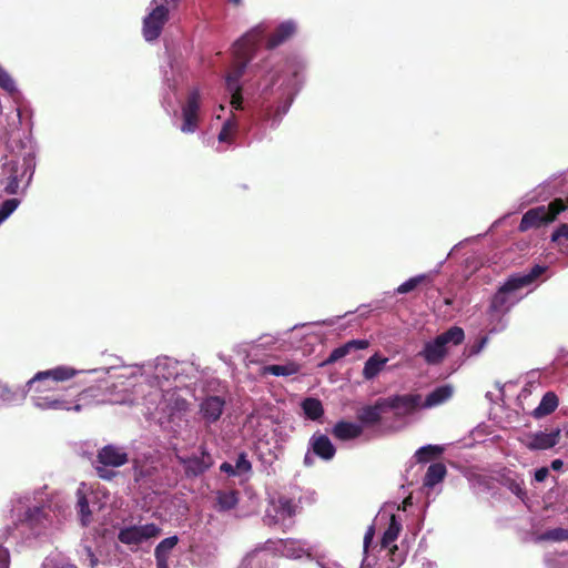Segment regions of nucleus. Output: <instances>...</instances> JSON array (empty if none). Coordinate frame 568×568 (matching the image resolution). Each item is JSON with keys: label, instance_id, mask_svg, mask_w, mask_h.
Returning <instances> with one entry per match:
<instances>
[{"label": "nucleus", "instance_id": "1", "mask_svg": "<svg viewBox=\"0 0 568 568\" xmlns=\"http://www.w3.org/2000/svg\"><path fill=\"white\" fill-rule=\"evenodd\" d=\"M34 169V156L30 153L23 156L7 158L1 166L0 179L4 193L14 195L23 192L32 181Z\"/></svg>", "mask_w": 568, "mask_h": 568}, {"label": "nucleus", "instance_id": "2", "mask_svg": "<svg viewBox=\"0 0 568 568\" xmlns=\"http://www.w3.org/2000/svg\"><path fill=\"white\" fill-rule=\"evenodd\" d=\"M264 32L265 28L257 26L234 43V70L226 78V83L230 90H236V88H240L237 82L244 73L246 65L253 59L257 44L263 38Z\"/></svg>", "mask_w": 568, "mask_h": 568}, {"label": "nucleus", "instance_id": "3", "mask_svg": "<svg viewBox=\"0 0 568 568\" xmlns=\"http://www.w3.org/2000/svg\"><path fill=\"white\" fill-rule=\"evenodd\" d=\"M464 339V329L459 326H452L437 335L433 341L425 343L418 356L423 357L428 365H438L445 359L448 353V345H460Z\"/></svg>", "mask_w": 568, "mask_h": 568}, {"label": "nucleus", "instance_id": "4", "mask_svg": "<svg viewBox=\"0 0 568 568\" xmlns=\"http://www.w3.org/2000/svg\"><path fill=\"white\" fill-rule=\"evenodd\" d=\"M545 266L535 265L526 273H518L509 276L498 288L490 302V311L500 313L508 303V294L532 284L544 272Z\"/></svg>", "mask_w": 568, "mask_h": 568}, {"label": "nucleus", "instance_id": "5", "mask_svg": "<svg viewBox=\"0 0 568 568\" xmlns=\"http://www.w3.org/2000/svg\"><path fill=\"white\" fill-rule=\"evenodd\" d=\"M180 0H152V10L144 17L142 36L148 42L156 40L170 19V12L175 10Z\"/></svg>", "mask_w": 568, "mask_h": 568}, {"label": "nucleus", "instance_id": "6", "mask_svg": "<svg viewBox=\"0 0 568 568\" xmlns=\"http://www.w3.org/2000/svg\"><path fill=\"white\" fill-rule=\"evenodd\" d=\"M567 210L562 199H555L548 205H539L529 209L521 217L519 231L526 232L530 229H538L552 223L557 216Z\"/></svg>", "mask_w": 568, "mask_h": 568}, {"label": "nucleus", "instance_id": "7", "mask_svg": "<svg viewBox=\"0 0 568 568\" xmlns=\"http://www.w3.org/2000/svg\"><path fill=\"white\" fill-rule=\"evenodd\" d=\"M77 371L67 366H58L52 369L38 372L29 382L30 390L39 395H49L48 393L57 389L55 385L74 377Z\"/></svg>", "mask_w": 568, "mask_h": 568}, {"label": "nucleus", "instance_id": "8", "mask_svg": "<svg viewBox=\"0 0 568 568\" xmlns=\"http://www.w3.org/2000/svg\"><path fill=\"white\" fill-rule=\"evenodd\" d=\"M201 106V93L200 90L194 88L189 91L186 100L182 105V125L181 131L183 133H193L199 126V112Z\"/></svg>", "mask_w": 568, "mask_h": 568}, {"label": "nucleus", "instance_id": "9", "mask_svg": "<svg viewBox=\"0 0 568 568\" xmlns=\"http://www.w3.org/2000/svg\"><path fill=\"white\" fill-rule=\"evenodd\" d=\"M161 534V528L151 523L140 526H130L121 529L118 539L124 545H140L143 541L154 538Z\"/></svg>", "mask_w": 568, "mask_h": 568}, {"label": "nucleus", "instance_id": "10", "mask_svg": "<svg viewBox=\"0 0 568 568\" xmlns=\"http://www.w3.org/2000/svg\"><path fill=\"white\" fill-rule=\"evenodd\" d=\"M178 462L183 466L186 477H197L213 466V457L201 446V454L189 457L178 456Z\"/></svg>", "mask_w": 568, "mask_h": 568}, {"label": "nucleus", "instance_id": "11", "mask_svg": "<svg viewBox=\"0 0 568 568\" xmlns=\"http://www.w3.org/2000/svg\"><path fill=\"white\" fill-rule=\"evenodd\" d=\"M386 409L395 410L397 416L408 415L416 410L422 400L419 394H405L383 397Z\"/></svg>", "mask_w": 568, "mask_h": 568}, {"label": "nucleus", "instance_id": "12", "mask_svg": "<svg viewBox=\"0 0 568 568\" xmlns=\"http://www.w3.org/2000/svg\"><path fill=\"white\" fill-rule=\"evenodd\" d=\"M559 428L547 434L544 432L529 433L520 439L521 444L529 450H546L555 447L560 439Z\"/></svg>", "mask_w": 568, "mask_h": 568}, {"label": "nucleus", "instance_id": "13", "mask_svg": "<svg viewBox=\"0 0 568 568\" xmlns=\"http://www.w3.org/2000/svg\"><path fill=\"white\" fill-rule=\"evenodd\" d=\"M129 462V454L123 447L109 444L98 450L97 463L111 466L121 467Z\"/></svg>", "mask_w": 568, "mask_h": 568}, {"label": "nucleus", "instance_id": "14", "mask_svg": "<svg viewBox=\"0 0 568 568\" xmlns=\"http://www.w3.org/2000/svg\"><path fill=\"white\" fill-rule=\"evenodd\" d=\"M224 406V397L219 395L206 396L200 404V413L205 422L213 424L222 416Z\"/></svg>", "mask_w": 568, "mask_h": 568}, {"label": "nucleus", "instance_id": "15", "mask_svg": "<svg viewBox=\"0 0 568 568\" xmlns=\"http://www.w3.org/2000/svg\"><path fill=\"white\" fill-rule=\"evenodd\" d=\"M386 412L384 398H378L375 404L366 405L357 412V419L363 426H375L382 422V414Z\"/></svg>", "mask_w": 568, "mask_h": 568}, {"label": "nucleus", "instance_id": "16", "mask_svg": "<svg viewBox=\"0 0 568 568\" xmlns=\"http://www.w3.org/2000/svg\"><path fill=\"white\" fill-rule=\"evenodd\" d=\"M296 32V24L288 20L280 23L275 30L268 36L266 40V49L273 50L284 42H286L288 39H291Z\"/></svg>", "mask_w": 568, "mask_h": 568}, {"label": "nucleus", "instance_id": "17", "mask_svg": "<svg viewBox=\"0 0 568 568\" xmlns=\"http://www.w3.org/2000/svg\"><path fill=\"white\" fill-rule=\"evenodd\" d=\"M310 444L313 453L324 460H331L336 454V448L324 434H314Z\"/></svg>", "mask_w": 568, "mask_h": 568}, {"label": "nucleus", "instance_id": "18", "mask_svg": "<svg viewBox=\"0 0 568 568\" xmlns=\"http://www.w3.org/2000/svg\"><path fill=\"white\" fill-rule=\"evenodd\" d=\"M332 434L339 440H351L363 434V427L356 423L339 420L334 425Z\"/></svg>", "mask_w": 568, "mask_h": 568}, {"label": "nucleus", "instance_id": "19", "mask_svg": "<svg viewBox=\"0 0 568 568\" xmlns=\"http://www.w3.org/2000/svg\"><path fill=\"white\" fill-rule=\"evenodd\" d=\"M369 345L367 339H352L331 352L325 364H333L348 355L352 351L365 349Z\"/></svg>", "mask_w": 568, "mask_h": 568}, {"label": "nucleus", "instance_id": "20", "mask_svg": "<svg viewBox=\"0 0 568 568\" xmlns=\"http://www.w3.org/2000/svg\"><path fill=\"white\" fill-rule=\"evenodd\" d=\"M369 345L367 339H352L331 352L325 364H333L348 355L352 351L365 349Z\"/></svg>", "mask_w": 568, "mask_h": 568}, {"label": "nucleus", "instance_id": "21", "mask_svg": "<svg viewBox=\"0 0 568 568\" xmlns=\"http://www.w3.org/2000/svg\"><path fill=\"white\" fill-rule=\"evenodd\" d=\"M34 405L41 409L73 410L69 402L53 394L37 396Z\"/></svg>", "mask_w": 568, "mask_h": 568}, {"label": "nucleus", "instance_id": "22", "mask_svg": "<svg viewBox=\"0 0 568 568\" xmlns=\"http://www.w3.org/2000/svg\"><path fill=\"white\" fill-rule=\"evenodd\" d=\"M558 404V396L554 392H547L542 396L539 405L531 412V416L536 419L548 416L556 410Z\"/></svg>", "mask_w": 568, "mask_h": 568}, {"label": "nucleus", "instance_id": "23", "mask_svg": "<svg viewBox=\"0 0 568 568\" xmlns=\"http://www.w3.org/2000/svg\"><path fill=\"white\" fill-rule=\"evenodd\" d=\"M301 371V365L295 362H286L284 364H271L262 367L263 375L273 376H292Z\"/></svg>", "mask_w": 568, "mask_h": 568}, {"label": "nucleus", "instance_id": "24", "mask_svg": "<svg viewBox=\"0 0 568 568\" xmlns=\"http://www.w3.org/2000/svg\"><path fill=\"white\" fill-rule=\"evenodd\" d=\"M453 392L454 389L450 385H442L436 387L426 396L423 407L430 408L445 403L453 396Z\"/></svg>", "mask_w": 568, "mask_h": 568}, {"label": "nucleus", "instance_id": "25", "mask_svg": "<svg viewBox=\"0 0 568 568\" xmlns=\"http://www.w3.org/2000/svg\"><path fill=\"white\" fill-rule=\"evenodd\" d=\"M100 395V387L91 386L87 389H83L78 394V398L75 400V404L73 405V410L80 412L83 407L91 406L93 404H99Z\"/></svg>", "mask_w": 568, "mask_h": 568}, {"label": "nucleus", "instance_id": "26", "mask_svg": "<svg viewBox=\"0 0 568 568\" xmlns=\"http://www.w3.org/2000/svg\"><path fill=\"white\" fill-rule=\"evenodd\" d=\"M387 361L386 357L381 356L378 353L371 356L364 364L363 377L366 381L375 378L382 372Z\"/></svg>", "mask_w": 568, "mask_h": 568}, {"label": "nucleus", "instance_id": "27", "mask_svg": "<svg viewBox=\"0 0 568 568\" xmlns=\"http://www.w3.org/2000/svg\"><path fill=\"white\" fill-rule=\"evenodd\" d=\"M446 473V466L443 463L432 464L425 474L424 486L433 488L445 478Z\"/></svg>", "mask_w": 568, "mask_h": 568}, {"label": "nucleus", "instance_id": "28", "mask_svg": "<svg viewBox=\"0 0 568 568\" xmlns=\"http://www.w3.org/2000/svg\"><path fill=\"white\" fill-rule=\"evenodd\" d=\"M216 504L220 511L234 509L239 504L237 490H219L216 493Z\"/></svg>", "mask_w": 568, "mask_h": 568}, {"label": "nucleus", "instance_id": "29", "mask_svg": "<svg viewBox=\"0 0 568 568\" xmlns=\"http://www.w3.org/2000/svg\"><path fill=\"white\" fill-rule=\"evenodd\" d=\"M402 530V525L399 521H397L396 516L392 515L389 525L387 529L384 531L382 540H381V548L387 549L388 547L393 546L395 540L397 539L399 532Z\"/></svg>", "mask_w": 568, "mask_h": 568}, {"label": "nucleus", "instance_id": "30", "mask_svg": "<svg viewBox=\"0 0 568 568\" xmlns=\"http://www.w3.org/2000/svg\"><path fill=\"white\" fill-rule=\"evenodd\" d=\"M302 409L311 420H318L324 415L322 402L317 398L307 397L302 402Z\"/></svg>", "mask_w": 568, "mask_h": 568}, {"label": "nucleus", "instance_id": "31", "mask_svg": "<svg viewBox=\"0 0 568 568\" xmlns=\"http://www.w3.org/2000/svg\"><path fill=\"white\" fill-rule=\"evenodd\" d=\"M537 541H554L560 542L568 540V529L557 527L552 529L545 530L536 537Z\"/></svg>", "mask_w": 568, "mask_h": 568}, {"label": "nucleus", "instance_id": "32", "mask_svg": "<svg viewBox=\"0 0 568 568\" xmlns=\"http://www.w3.org/2000/svg\"><path fill=\"white\" fill-rule=\"evenodd\" d=\"M78 513L80 516V520L82 526H88L91 521L92 513L89 507V501L87 499L85 494L82 490H78Z\"/></svg>", "mask_w": 568, "mask_h": 568}, {"label": "nucleus", "instance_id": "33", "mask_svg": "<svg viewBox=\"0 0 568 568\" xmlns=\"http://www.w3.org/2000/svg\"><path fill=\"white\" fill-rule=\"evenodd\" d=\"M444 452V448L437 445H427L420 447L415 456L418 463H427L432 460L433 458L442 455Z\"/></svg>", "mask_w": 568, "mask_h": 568}, {"label": "nucleus", "instance_id": "34", "mask_svg": "<svg viewBox=\"0 0 568 568\" xmlns=\"http://www.w3.org/2000/svg\"><path fill=\"white\" fill-rule=\"evenodd\" d=\"M296 504L294 503L293 499L288 498V497H285V496H281L278 497L277 499V513L282 516V517H293L295 516L296 514Z\"/></svg>", "mask_w": 568, "mask_h": 568}, {"label": "nucleus", "instance_id": "35", "mask_svg": "<svg viewBox=\"0 0 568 568\" xmlns=\"http://www.w3.org/2000/svg\"><path fill=\"white\" fill-rule=\"evenodd\" d=\"M426 281H428V276L426 274H420V275L410 277L409 280H407L406 282L400 284L396 288V292L398 294H407V293L412 292L413 290H415L418 285L425 283Z\"/></svg>", "mask_w": 568, "mask_h": 568}, {"label": "nucleus", "instance_id": "36", "mask_svg": "<svg viewBox=\"0 0 568 568\" xmlns=\"http://www.w3.org/2000/svg\"><path fill=\"white\" fill-rule=\"evenodd\" d=\"M179 537L171 536L164 538L154 549V555L170 556L171 550L178 545Z\"/></svg>", "mask_w": 568, "mask_h": 568}, {"label": "nucleus", "instance_id": "37", "mask_svg": "<svg viewBox=\"0 0 568 568\" xmlns=\"http://www.w3.org/2000/svg\"><path fill=\"white\" fill-rule=\"evenodd\" d=\"M487 343L488 336H480L473 344H469L464 348L463 355L466 357L476 356L484 349Z\"/></svg>", "mask_w": 568, "mask_h": 568}, {"label": "nucleus", "instance_id": "38", "mask_svg": "<svg viewBox=\"0 0 568 568\" xmlns=\"http://www.w3.org/2000/svg\"><path fill=\"white\" fill-rule=\"evenodd\" d=\"M20 204V201L18 199H8L3 201L0 205V224L7 220L11 213L14 212V210Z\"/></svg>", "mask_w": 568, "mask_h": 568}, {"label": "nucleus", "instance_id": "39", "mask_svg": "<svg viewBox=\"0 0 568 568\" xmlns=\"http://www.w3.org/2000/svg\"><path fill=\"white\" fill-rule=\"evenodd\" d=\"M235 469L237 475L248 474L252 471V463L247 459L246 453L242 452L239 454L235 463Z\"/></svg>", "mask_w": 568, "mask_h": 568}, {"label": "nucleus", "instance_id": "40", "mask_svg": "<svg viewBox=\"0 0 568 568\" xmlns=\"http://www.w3.org/2000/svg\"><path fill=\"white\" fill-rule=\"evenodd\" d=\"M386 550L387 556H389V560L393 564V568H396L404 562L405 554L400 551L396 545L388 547Z\"/></svg>", "mask_w": 568, "mask_h": 568}, {"label": "nucleus", "instance_id": "41", "mask_svg": "<svg viewBox=\"0 0 568 568\" xmlns=\"http://www.w3.org/2000/svg\"><path fill=\"white\" fill-rule=\"evenodd\" d=\"M0 88L7 92H13L16 90L14 81L10 74L0 64Z\"/></svg>", "mask_w": 568, "mask_h": 568}, {"label": "nucleus", "instance_id": "42", "mask_svg": "<svg viewBox=\"0 0 568 568\" xmlns=\"http://www.w3.org/2000/svg\"><path fill=\"white\" fill-rule=\"evenodd\" d=\"M109 467L110 466H104V465L97 463V465L94 466V469H95L98 477L103 480H112L118 475V471L112 470Z\"/></svg>", "mask_w": 568, "mask_h": 568}, {"label": "nucleus", "instance_id": "43", "mask_svg": "<svg viewBox=\"0 0 568 568\" xmlns=\"http://www.w3.org/2000/svg\"><path fill=\"white\" fill-rule=\"evenodd\" d=\"M504 485H506L508 489L519 498H523L526 495L521 483H518L515 479L507 478Z\"/></svg>", "mask_w": 568, "mask_h": 568}, {"label": "nucleus", "instance_id": "44", "mask_svg": "<svg viewBox=\"0 0 568 568\" xmlns=\"http://www.w3.org/2000/svg\"><path fill=\"white\" fill-rule=\"evenodd\" d=\"M234 129H235V124L231 120H227L223 124V126L219 133V141L220 142H229L230 136H231L232 132L234 131Z\"/></svg>", "mask_w": 568, "mask_h": 568}, {"label": "nucleus", "instance_id": "45", "mask_svg": "<svg viewBox=\"0 0 568 568\" xmlns=\"http://www.w3.org/2000/svg\"><path fill=\"white\" fill-rule=\"evenodd\" d=\"M560 239L568 240V224L567 223L560 224L559 227L556 229L554 231V233L551 234L552 242H558Z\"/></svg>", "mask_w": 568, "mask_h": 568}, {"label": "nucleus", "instance_id": "46", "mask_svg": "<svg viewBox=\"0 0 568 568\" xmlns=\"http://www.w3.org/2000/svg\"><path fill=\"white\" fill-rule=\"evenodd\" d=\"M232 91H233V93L231 97V105L233 106V109L240 110V109H242V102H243L241 88H236V90H232Z\"/></svg>", "mask_w": 568, "mask_h": 568}, {"label": "nucleus", "instance_id": "47", "mask_svg": "<svg viewBox=\"0 0 568 568\" xmlns=\"http://www.w3.org/2000/svg\"><path fill=\"white\" fill-rule=\"evenodd\" d=\"M10 566V554L9 550L0 546V568H9Z\"/></svg>", "mask_w": 568, "mask_h": 568}, {"label": "nucleus", "instance_id": "48", "mask_svg": "<svg viewBox=\"0 0 568 568\" xmlns=\"http://www.w3.org/2000/svg\"><path fill=\"white\" fill-rule=\"evenodd\" d=\"M43 510L39 507H34L33 509H28L26 513V520L32 523L33 517L37 518V520L42 516Z\"/></svg>", "mask_w": 568, "mask_h": 568}, {"label": "nucleus", "instance_id": "49", "mask_svg": "<svg viewBox=\"0 0 568 568\" xmlns=\"http://www.w3.org/2000/svg\"><path fill=\"white\" fill-rule=\"evenodd\" d=\"M220 470L222 473L227 474L229 476H239L236 473L235 466H233L232 464H230L227 462H224L221 464Z\"/></svg>", "mask_w": 568, "mask_h": 568}, {"label": "nucleus", "instance_id": "50", "mask_svg": "<svg viewBox=\"0 0 568 568\" xmlns=\"http://www.w3.org/2000/svg\"><path fill=\"white\" fill-rule=\"evenodd\" d=\"M548 475H549V470L547 467L538 468L535 471V480L538 483H541L548 477Z\"/></svg>", "mask_w": 568, "mask_h": 568}, {"label": "nucleus", "instance_id": "51", "mask_svg": "<svg viewBox=\"0 0 568 568\" xmlns=\"http://www.w3.org/2000/svg\"><path fill=\"white\" fill-rule=\"evenodd\" d=\"M156 560L158 568H170L169 567V556L154 555Z\"/></svg>", "mask_w": 568, "mask_h": 568}, {"label": "nucleus", "instance_id": "52", "mask_svg": "<svg viewBox=\"0 0 568 568\" xmlns=\"http://www.w3.org/2000/svg\"><path fill=\"white\" fill-rule=\"evenodd\" d=\"M374 534H375V529L373 526H371L367 531L365 532V536H364V547L365 549L369 546V544L373 541V538H374Z\"/></svg>", "mask_w": 568, "mask_h": 568}, {"label": "nucleus", "instance_id": "53", "mask_svg": "<svg viewBox=\"0 0 568 568\" xmlns=\"http://www.w3.org/2000/svg\"><path fill=\"white\" fill-rule=\"evenodd\" d=\"M133 469H134V480L139 481L144 476V471L141 467L138 466V464L134 465Z\"/></svg>", "mask_w": 568, "mask_h": 568}, {"label": "nucleus", "instance_id": "54", "mask_svg": "<svg viewBox=\"0 0 568 568\" xmlns=\"http://www.w3.org/2000/svg\"><path fill=\"white\" fill-rule=\"evenodd\" d=\"M564 466V462L561 459H554L550 464V467L554 470H560Z\"/></svg>", "mask_w": 568, "mask_h": 568}, {"label": "nucleus", "instance_id": "55", "mask_svg": "<svg viewBox=\"0 0 568 568\" xmlns=\"http://www.w3.org/2000/svg\"><path fill=\"white\" fill-rule=\"evenodd\" d=\"M304 464H305L306 466H311V465H312V459H311V457H310V455H308V454H306V455H305Z\"/></svg>", "mask_w": 568, "mask_h": 568}, {"label": "nucleus", "instance_id": "56", "mask_svg": "<svg viewBox=\"0 0 568 568\" xmlns=\"http://www.w3.org/2000/svg\"><path fill=\"white\" fill-rule=\"evenodd\" d=\"M229 2H231L232 4L239 7L242 4L243 0H227Z\"/></svg>", "mask_w": 568, "mask_h": 568}, {"label": "nucleus", "instance_id": "57", "mask_svg": "<svg viewBox=\"0 0 568 568\" xmlns=\"http://www.w3.org/2000/svg\"><path fill=\"white\" fill-rule=\"evenodd\" d=\"M61 568H77V567H75V566H73V565H65V566H63V567H61Z\"/></svg>", "mask_w": 568, "mask_h": 568}, {"label": "nucleus", "instance_id": "58", "mask_svg": "<svg viewBox=\"0 0 568 568\" xmlns=\"http://www.w3.org/2000/svg\"><path fill=\"white\" fill-rule=\"evenodd\" d=\"M288 544H290V545H293V541L287 540V541L285 542V547H287V545H288Z\"/></svg>", "mask_w": 568, "mask_h": 568}, {"label": "nucleus", "instance_id": "59", "mask_svg": "<svg viewBox=\"0 0 568 568\" xmlns=\"http://www.w3.org/2000/svg\"><path fill=\"white\" fill-rule=\"evenodd\" d=\"M567 437H568V429H567V433H566Z\"/></svg>", "mask_w": 568, "mask_h": 568}]
</instances>
